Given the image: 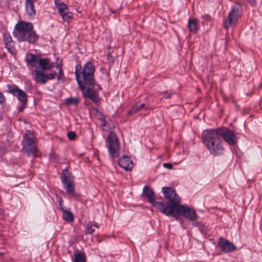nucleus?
Listing matches in <instances>:
<instances>
[{"mask_svg": "<svg viewBox=\"0 0 262 262\" xmlns=\"http://www.w3.org/2000/svg\"><path fill=\"white\" fill-rule=\"evenodd\" d=\"M163 166L164 168H167L168 169H171L173 167L172 165L170 163H163Z\"/></svg>", "mask_w": 262, "mask_h": 262, "instance_id": "38", "label": "nucleus"}, {"mask_svg": "<svg viewBox=\"0 0 262 262\" xmlns=\"http://www.w3.org/2000/svg\"><path fill=\"white\" fill-rule=\"evenodd\" d=\"M162 192L164 198L168 201L166 204L162 202L156 203L155 208L164 215L170 216V214L180 204V198L177 194L176 191L169 187H163Z\"/></svg>", "mask_w": 262, "mask_h": 262, "instance_id": "3", "label": "nucleus"}, {"mask_svg": "<svg viewBox=\"0 0 262 262\" xmlns=\"http://www.w3.org/2000/svg\"><path fill=\"white\" fill-rule=\"evenodd\" d=\"M143 195L148 199V202L155 207L156 203L159 202L155 201V194L154 190L149 187L145 186L143 189Z\"/></svg>", "mask_w": 262, "mask_h": 262, "instance_id": "15", "label": "nucleus"}, {"mask_svg": "<svg viewBox=\"0 0 262 262\" xmlns=\"http://www.w3.org/2000/svg\"><path fill=\"white\" fill-rule=\"evenodd\" d=\"M3 210L1 208H0V214H3Z\"/></svg>", "mask_w": 262, "mask_h": 262, "instance_id": "42", "label": "nucleus"}, {"mask_svg": "<svg viewBox=\"0 0 262 262\" xmlns=\"http://www.w3.org/2000/svg\"><path fill=\"white\" fill-rule=\"evenodd\" d=\"M95 227H96V228H98V226H96V225H94Z\"/></svg>", "mask_w": 262, "mask_h": 262, "instance_id": "43", "label": "nucleus"}, {"mask_svg": "<svg viewBox=\"0 0 262 262\" xmlns=\"http://www.w3.org/2000/svg\"><path fill=\"white\" fill-rule=\"evenodd\" d=\"M148 109L149 107L146 104L138 101L132 106L130 109L128 111L127 114H135L142 110L146 111Z\"/></svg>", "mask_w": 262, "mask_h": 262, "instance_id": "17", "label": "nucleus"}, {"mask_svg": "<svg viewBox=\"0 0 262 262\" xmlns=\"http://www.w3.org/2000/svg\"><path fill=\"white\" fill-rule=\"evenodd\" d=\"M241 5L238 3H235L232 8L231 10L229 13L227 18L224 21V26L225 29H228L232 25L237 23L239 16L238 14L239 9Z\"/></svg>", "mask_w": 262, "mask_h": 262, "instance_id": "10", "label": "nucleus"}, {"mask_svg": "<svg viewBox=\"0 0 262 262\" xmlns=\"http://www.w3.org/2000/svg\"><path fill=\"white\" fill-rule=\"evenodd\" d=\"M27 103H21L20 106L19 107L18 110L19 112H22L26 106Z\"/></svg>", "mask_w": 262, "mask_h": 262, "instance_id": "40", "label": "nucleus"}, {"mask_svg": "<svg viewBox=\"0 0 262 262\" xmlns=\"http://www.w3.org/2000/svg\"><path fill=\"white\" fill-rule=\"evenodd\" d=\"M26 61L32 67H38L37 66L38 63V57L32 53H28L26 56Z\"/></svg>", "mask_w": 262, "mask_h": 262, "instance_id": "21", "label": "nucleus"}, {"mask_svg": "<svg viewBox=\"0 0 262 262\" xmlns=\"http://www.w3.org/2000/svg\"><path fill=\"white\" fill-rule=\"evenodd\" d=\"M107 48V50L108 51L107 54V60L110 63H113L115 61V57L111 55V53H112V52H113V51H110L111 49L110 45L108 46Z\"/></svg>", "mask_w": 262, "mask_h": 262, "instance_id": "29", "label": "nucleus"}, {"mask_svg": "<svg viewBox=\"0 0 262 262\" xmlns=\"http://www.w3.org/2000/svg\"><path fill=\"white\" fill-rule=\"evenodd\" d=\"M99 124L102 130L109 134L106 142L110 154L113 158H118L119 156L120 147L117 137L114 133L115 127L114 123L109 117L105 116L99 112Z\"/></svg>", "mask_w": 262, "mask_h": 262, "instance_id": "1", "label": "nucleus"}, {"mask_svg": "<svg viewBox=\"0 0 262 262\" xmlns=\"http://www.w3.org/2000/svg\"><path fill=\"white\" fill-rule=\"evenodd\" d=\"M188 28L191 33L196 34L200 29L198 19L194 17H190L188 19Z\"/></svg>", "mask_w": 262, "mask_h": 262, "instance_id": "18", "label": "nucleus"}, {"mask_svg": "<svg viewBox=\"0 0 262 262\" xmlns=\"http://www.w3.org/2000/svg\"><path fill=\"white\" fill-rule=\"evenodd\" d=\"M63 20L68 23H70L73 18V13L70 12L69 10L64 11V12L60 14Z\"/></svg>", "mask_w": 262, "mask_h": 262, "instance_id": "26", "label": "nucleus"}, {"mask_svg": "<svg viewBox=\"0 0 262 262\" xmlns=\"http://www.w3.org/2000/svg\"><path fill=\"white\" fill-rule=\"evenodd\" d=\"M32 29H33V25L31 23L20 21L15 25L13 35L18 42H22L27 32Z\"/></svg>", "mask_w": 262, "mask_h": 262, "instance_id": "6", "label": "nucleus"}, {"mask_svg": "<svg viewBox=\"0 0 262 262\" xmlns=\"http://www.w3.org/2000/svg\"><path fill=\"white\" fill-rule=\"evenodd\" d=\"M45 72L43 70H40L39 67L35 68V75L34 79L37 83L45 84L47 82V75Z\"/></svg>", "mask_w": 262, "mask_h": 262, "instance_id": "16", "label": "nucleus"}, {"mask_svg": "<svg viewBox=\"0 0 262 262\" xmlns=\"http://www.w3.org/2000/svg\"><path fill=\"white\" fill-rule=\"evenodd\" d=\"M95 231V229L93 228V226L91 225L87 226L86 232L90 234L92 233Z\"/></svg>", "mask_w": 262, "mask_h": 262, "instance_id": "39", "label": "nucleus"}, {"mask_svg": "<svg viewBox=\"0 0 262 262\" xmlns=\"http://www.w3.org/2000/svg\"><path fill=\"white\" fill-rule=\"evenodd\" d=\"M3 255V254L0 252V256Z\"/></svg>", "mask_w": 262, "mask_h": 262, "instance_id": "44", "label": "nucleus"}, {"mask_svg": "<svg viewBox=\"0 0 262 262\" xmlns=\"http://www.w3.org/2000/svg\"><path fill=\"white\" fill-rule=\"evenodd\" d=\"M8 92L16 96L21 103H27V94L25 91L19 89L15 85L7 84Z\"/></svg>", "mask_w": 262, "mask_h": 262, "instance_id": "11", "label": "nucleus"}, {"mask_svg": "<svg viewBox=\"0 0 262 262\" xmlns=\"http://www.w3.org/2000/svg\"><path fill=\"white\" fill-rule=\"evenodd\" d=\"M67 136L70 140H73L76 137V133L71 131L67 134Z\"/></svg>", "mask_w": 262, "mask_h": 262, "instance_id": "34", "label": "nucleus"}, {"mask_svg": "<svg viewBox=\"0 0 262 262\" xmlns=\"http://www.w3.org/2000/svg\"><path fill=\"white\" fill-rule=\"evenodd\" d=\"M217 245L222 252L229 253L236 249V246L229 241L223 237L219 238Z\"/></svg>", "mask_w": 262, "mask_h": 262, "instance_id": "12", "label": "nucleus"}, {"mask_svg": "<svg viewBox=\"0 0 262 262\" xmlns=\"http://www.w3.org/2000/svg\"><path fill=\"white\" fill-rule=\"evenodd\" d=\"M66 102L68 105H77L79 103V100L77 97H70L67 99Z\"/></svg>", "mask_w": 262, "mask_h": 262, "instance_id": "27", "label": "nucleus"}, {"mask_svg": "<svg viewBox=\"0 0 262 262\" xmlns=\"http://www.w3.org/2000/svg\"><path fill=\"white\" fill-rule=\"evenodd\" d=\"M55 5L59 14L68 10L67 5L60 0H55Z\"/></svg>", "mask_w": 262, "mask_h": 262, "instance_id": "23", "label": "nucleus"}, {"mask_svg": "<svg viewBox=\"0 0 262 262\" xmlns=\"http://www.w3.org/2000/svg\"><path fill=\"white\" fill-rule=\"evenodd\" d=\"M92 86H86L85 91V96L92 100L94 103H97L98 102V98L96 93L92 88ZM84 93V91H82Z\"/></svg>", "mask_w": 262, "mask_h": 262, "instance_id": "22", "label": "nucleus"}, {"mask_svg": "<svg viewBox=\"0 0 262 262\" xmlns=\"http://www.w3.org/2000/svg\"><path fill=\"white\" fill-rule=\"evenodd\" d=\"M47 81L48 80H52L56 78L57 76V73L55 71H51L49 74H47Z\"/></svg>", "mask_w": 262, "mask_h": 262, "instance_id": "31", "label": "nucleus"}, {"mask_svg": "<svg viewBox=\"0 0 262 262\" xmlns=\"http://www.w3.org/2000/svg\"><path fill=\"white\" fill-rule=\"evenodd\" d=\"M3 42L9 52L12 55L15 54L16 51L15 48V43L11 36L7 32L3 33Z\"/></svg>", "mask_w": 262, "mask_h": 262, "instance_id": "13", "label": "nucleus"}, {"mask_svg": "<svg viewBox=\"0 0 262 262\" xmlns=\"http://www.w3.org/2000/svg\"><path fill=\"white\" fill-rule=\"evenodd\" d=\"M61 66L59 65V64L56 63L55 62H51L50 63V61H49V66H48V70H50L53 68L56 67L57 69H59Z\"/></svg>", "mask_w": 262, "mask_h": 262, "instance_id": "36", "label": "nucleus"}, {"mask_svg": "<svg viewBox=\"0 0 262 262\" xmlns=\"http://www.w3.org/2000/svg\"><path fill=\"white\" fill-rule=\"evenodd\" d=\"M162 93L165 94L164 97L165 99H170L172 95L174 94L172 92H168L167 91L161 92V94Z\"/></svg>", "mask_w": 262, "mask_h": 262, "instance_id": "35", "label": "nucleus"}, {"mask_svg": "<svg viewBox=\"0 0 262 262\" xmlns=\"http://www.w3.org/2000/svg\"><path fill=\"white\" fill-rule=\"evenodd\" d=\"M201 18L203 19V21L202 24H204V22L210 21L211 19V16L209 14H204L201 16Z\"/></svg>", "mask_w": 262, "mask_h": 262, "instance_id": "33", "label": "nucleus"}, {"mask_svg": "<svg viewBox=\"0 0 262 262\" xmlns=\"http://www.w3.org/2000/svg\"><path fill=\"white\" fill-rule=\"evenodd\" d=\"M50 59L48 58H40L38 60L39 67L40 68V70L46 71L48 70V66H49Z\"/></svg>", "mask_w": 262, "mask_h": 262, "instance_id": "24", "label": "nucleus"}, {"mask_svg": "<svg viewBox=\"0 0 262 262\" xmlns=\"http://www.w3.org/2000/svg\"><path fill=\"white\" fill-rule=\"evenodd\" d=\"M202 141L210 154L219 156L224 152L222 141L215 129H206L203 132Z\"/></svg>", "mask_w": 262, "mask_h": 262, "instance_id": "4", "label": "nucleus"}, {"mask_svg": "<svg viewBox=\"0 0 262 262\" xmlns=\"http://www.w3.org/2000/svg\"><path fill=\"white\" fill-rule=\"evenodd\" d=\"M219 137L229 145H234L237 142V138L234 132L227 127H218L215 129Z\"/></svg>", "mask_w": 262, "mask_h": 262, "instance_id": "9", "label": "nucleus"}, {"mask_svg": "<svg viewBox=\"0 0 262 262\" xmlns=\"http://www.w3.org/2000/svg\"><path fill=\"white\" fill-rule=\"evenodd\" d=\"M74 262H85L84 255L81 253L76 254Z\"/></svg>", "mask_w": 262, "mask_h": 262, "instance_id": "28", "label": "nucleus"}, {"mask_svg": "<svg viewBox=\"0 0 262 262\" xmlns=\"http://www.w3.org/2000/svg\"><path fill=\"white\" fill-rule=\"evenodd\" d=\"M34 3V0H26V10L28 14L31 17H34L36 15Z\"/></svg>", "mask_w": 262, "mask_h": 262, "instance_id": "20", "label": "nucleus"}, {"mask_svg": "<svg viewBox=\"0 0 262 262\" xmlns=\"http://www.w3.org/2000/svg\"><path fill=\"white\" fill-rule=\"evenodd\" d=\"M38 35L37 34L33 29H32L25 35L24 41H27L29 43H34L38 39Z\"/></svg>", "mask_w": 262, "mask_h": 262, "instance_id": "19", "label": "nucleus"}, {"mask_svg": "<svg viewBox=\"0 0 262 262\" xmlns=\"http://www.w3.org/2000/svg\"><path fill=\"white\" fill-rule=\"evenodd\" d=\"M61 180L67 192L71 195L77 196L75 193V185L71 173L67 168L62 171Z\"/></svg>", "mask_w": 262, "mask_h": 262, "instance_id": "8", "label": "nucleus"}, {"mask_svg": "<svg viewBox=\"0 0 262 262\" xmlns=\"http://www.w3.org/2000/svg\"><path fill=\"white\" fill-rule=\"evenodd\" d=\"M179 215L191 221H195L198 217L194 210L184 205L180 204L170 214V215L176 218Z\"/></svg>", "mask_w": 262, "mask_h": 262, "instance_id": "7", "label": "nucleus"}, {"mask_svg": "<svg viewBox=\"0 0 262 262\" xmlns=\"http://www.w3.org/2000/svg\"><path fill=\"white\" fill-rule=\"evenodd\" d=\"M6 98L3 94L0 92V104L3 105L5 103Z\"/></svg>", "mask_w": 262, "mask_h": 262, "instance_id": "37", "label": "nucleus"}, {"mask_svg": "<svg viewBox=\"0 0 262 262\" xmlns=\"http://www.w3.org/2000/svg\"><path fill=\"white\" fill-rule=\"evenodd\" d=\"M61 209L62 211L63 220L69 223L73 222L74 215L73 213L71 211L64 210L62 207H61Z\"/></svg>", "mask_w": 262, "mask_h": 262, "instance_id": "25", "label": "nucleus"}, {"mask_svg": "<svg viewBox=\"0 0 262 262\" xmlns=\"http://www.w3.org/2000/svg\"><path fill=\"white\" fill-rule=\"evenodd\" d=\"M93 110H92V112H93ZM94 111L95 112L97 113V112H98V110H97V108H94Z\"/></svg>", "mask_w": 262, "mask_h": 262, "instance_id": "41", "label": "nucleus"}, {"mask_svg": "<svg viewBox=\"0 0 262 262\" xmlns=\"http://www.w3.org/2000/svg\"><path fill=\"white\" fill-rule=\"evenodd\" d=\"M118 165L125 170H130L133 167V163L129 157L123 156L118 160Z\"/></svg>", "mask_w": 262, "mask_h": 262, "instance_id": "14", "label": "nucleus"}, {"mask_svg": "<svg viewBox=\"0 0 262 262\" xmlns=\"http://www.w3.org/2000/svg\"><path fill=\"white\" fill-rule=\"evenodd\" d=\"M23 150L28 155H32L36 156L38 150L36 145V139L32 131L27 130L24 136L22 141Z\"/></svg>", "mask_w": 262, "mask_h": 262, "instance_id": "5", "label": "nucleus"}, {"mask_svg": "<svg viewBox=\"0 0 262 262\" xmlns=\"http://www.w3.org/2000/svg\"><path fill=\"white\" fill-rule=\"evenodd\" d=\"M58 70L57 80L59 82L60 80L63 81L64 76L61 67H60Z\"/></svg>", "mask_w": 262, "mask_h": 262, "instance_id": "30", "label": "nucleus"}, {"mask_svg": "<svg viewBox=\"0 0 262 262\" xmlns=\"http://www.w3.org/2000/svg\"><path fill=\"white\" fill-rule=\"evenodd\" d=\"M95 67L92 62H87L83 68L81 64L75 68V77L78 86L82 91H85L86 86H93L95 83L94 73Z\"/></svg>", "mask_w": 262, "mask_h": 262, "instance_id": "2", "label": "nucleus"}, {"mask_svg": "<svg viewBox=\"0 0 262 262\" xmlns=\"http://www.w3.org/2000/svg\"><path fill=\"white\" fill-rule=\"evenodd\" d=\"M105 37L106 43L107 45L109 43L111 40V36L108 32H104L103 33L102 38L103 39V38Z\"/></svg>", "mask_w": 262, "mask_h": 262, "instance_id": "32", "label": "nucleus"}]
</instances>
